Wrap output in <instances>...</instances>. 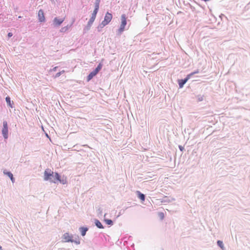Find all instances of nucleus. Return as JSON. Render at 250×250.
Returning a JSON list of instances; mask_svg holds the SVG:
<instances>
[{"label":"nucleus","instance_id":"nucleus-6","mask_svg":"<svg viewBox=\"0 0 250 250\" xmlns=\"http://www.w3.org/2000/svg\"><path fill=\"white\" fill-rule=\"evenodd\" d=\"M8 126L6 122H3V128L2 130V133L3 134V136L5 139H7L8 137Z\"/></svg>","mask_w":250,"mask_h":250},{"label":"nucleus","instance_id":"nucleus-8","mask_svg":"<svg viewBox=\"0 0 250 250\" xmlns=\"http://www.w3.org/2000/svg\"><path fill=\"white\" fill-rule=\"evenodd\" d=\"M38 18L40 22H44L45 21V17L42 10L41 9L38 12Z\"/></svg>","mask_w":250,"mask_h":250},{"label":"nucleus","instance_id":"nucleus-4","mask_svg":"<svg viewBox=\"0 0 250 250\" xmlns=\"http://www.w3.org/2000/svg\"><path fill=\"white\" fill-rule=\"evenodd\" d=\"M102 64L101 63H99L98 66L96 68V69L92 72H91L87 76V81H90L95 76H96L97 74L99 72V71L102 69Z\"/></svg>","mask_w":250,"mask_h":250},{"label":"nucleus","instance_id":"nucleus-7","mask_svg":"<svg viewBox=\"0 0 250 250\" xmlns=\"http://www.w3.org/2000/svg\"><path fill=\"white\" fill-rule=\"evenodd\" d=\"M62 239L65 242H73L72 236L68 233H65L62 236Z\"/></svg>","mask_w":250,"mask_h":250},{"label":"nucleus","instance_id":"nucleus-10","mask_svg":"<svg viewBox=\"0 0 250 250\" xmlns=\"http://www.w3.org/2000/svg\"><path fill=\"white\" fill-rule=\"evenodd\" d=\"M3 173L5 174V175H6L7 176H8L11 179V180L12 181V183H14L15 182V179L13 177V174L11 172H8V171H6V170H4L3 171Z\"/></svg>","mask_w":250,"mask_h":250},{"label":"nucleus","instance_id":"nucleus-16","mask_svg":"<svg viewBox=\"0 0 250 250\" xmlns=\"http://www.w3.org/2000/svg\"><path fill=\"white\" fill-rule=\"evenodd\" d=\"M69 27H70V26H68V25L63 27L61 29L60 31L61 32H63V33L66 32L68 30Z\"/></svg>","mask_w":250,"mask_h":250},{"label":"nucleus","instance_id":"nucleus-9","mask_svg":"<svg viewBox=\"0 0 250 250\" xmlns=\"http://www.w3.org/2000/svg\"><path fill=\"white\" fill-rule=\"evenodd\" d=\"M64 21V18L58 19V18H55L53 20V24L55 26L60 25Z\"/></svg>","mask_w":250,"mask_h":250},{"label":"nucleus","instance_id":"nucleus-3","mask_svg":"<svg viewBox=\"0 0 250 250\" xmlns=\"http://www.w3.org/2000/svg\"><path fill=\"white\" fill-rule=\"evenodd\" d=\"M112 19V14L109 12H107L105 15L104 21H102L101 24L100 25V26H99L98 28L99 29L100 27L102 28L105 25H107L111 21Z\"/></svg>","mask_w":250,"mask_h":250},{"label":"nucleus","instance_id":"nucleus-1","mask_svg":"<svg viewBox=\"0 0 250 250\" xmlns=\"http://www.w3.org/2000/svg\"><path fill=\"white\" fill-rule=\"evenodd\" d=\"M44 179L45 181L49 180L50 182L56 183L59 181L61 184L64 185L67 182V177L65 176L61 177L57 173H54L50 169H45L44 172Z\"/></svg>","mask_w":250,"mask_h":250},{"label":"nucleus","instance_id":"nucleus-2","mask_svg":"<svg viewBox=\"0 0 250 250\" xmlns=\"http://www.w3.org/2000/svg\"><path fill=\"white\" fill-rule=\"evenodd\" d=\"M127 18L126 17V15L125 14H123L121 16V22L120 25V27L118 30V33L119 34H121L125 30V26L126 25L127 23V21H126Z\"/></svg>","mask_w":250,"mask_h":250},{"label":"nucleus","instance_id":"nucleus-23","mask_svg":"<svg viewBox=\"0 0 250 250\" xmlns=\"http://www.w3.org/2000/svg\"><path fill=\"white\" fill-rule=\"evenodd\" d=\"M179 148L181 151H183L184 149L183 147H182V146H179Z\"/></svg>","mask_w":250,"mask_h":250},{"label":"nucleus","instance_id":"nucleus-15","mask_svg":"<svg viewBox=\"0 0 250 250\" xmlns=\"http://www.w3.org/2000/svg\"><path fill=\"white\" fill-rule=\"evenodd\" d=\"M95 225L96 226L100 229H103L104 227L102 223L98 220H96L95 221Z\"/></svg>","mask_w":250,"mask_h":250},{"label":"nucleus","instance_id":"nucleus-21","mask_svg":"<svg viewBox=\"0 0 250 250\" xmlns=\"http://www.w3.org/2000/svg\"><path fill=\"white\" fill-rule=\"evenodd\" d=\"M97 11H93V13L92 14V16H91V17L92 18H96V15L97 14Z\"/></svg>","mask_w":250,"mask_h":250},{"label":"nucleus","instance_id":"nucleus-5","mask_svg":"<svg viewBox=\"0 0 250 250\" xmlns=\"http://www.w3.org/2000/svg\"><path fill=\"white\" fill-rule=\"evenodd\" d=\"M199 72L198 71H196L195 72H192L190 74L187 76V77L185 79L179 80L178 81V83L179 85V87L180 88H182L184 85L186 83V82L188 81V80L190 78V76L193 75L194 74L198 73Z\"/></svg>","mask_w":250,"mask_h":250},{"label":"nucleus","instance_id":"nucleus-18","mask_svg":"<svg viewBox=\"0 0 250 250\" xmlns=\"http://www.w3.org/2000/svg\"><path fill=\"white\" fill-rule=\"evenodd\" d=\"M99 8V1H97V2L96 3L95 9H94V11H95L98 12V11Z\"/></svg>","mask_w":250,"mask_h":250},{"label":"nucleus","instance_id":"nucleus-13","mask_svg":"<svg viewBox=\"0 0 250 250\" xmlns=\"http://www.w3.org/2000/svg\"><path fill=\"white\" fill-rule=\"evenodd\" d=\"M81 234L82 236H84L85 235L86 232L87 231L88 229L87 228L81 227L80 229Z\"/></svg>","mask_w":250,"mask_h":250},{"label":"nucleus","instance_id":"nucleus-22","mask_svg":"<svg viewBox=\"0 0 250 250\" xmlns=\"http://www.w3.org/2000/svg\"><path fill=\"white\" fill-rule=\"evenodd\" d=\"M12 35H13V34H12V33H9L8 34V36L9 37H12Z\"/></svg>","mask_w":250,"mask_h":250},{"label":"nucleus","instance_id":"nucleus-20","mask_svg":"<svg viewBox=\"0 0 250 250\" xmlns=\"http://www.w3.org/2000/svg\"><path fill=\"white\" fill-rule=\"evenodd\" d=\"M64 72H65L64 70H62L61 72H59L57 73L55 75V77L56 78L59 77L61 75L62 73H64Z\"/></svg>","mask_w":250,"mask_h":250},{"label":"nucleus","instance_id":"nucleus-24","mask_svg":"<svg viewBox=\"0 0 250 250\" xmlns=\"http://www.w3.org/2000/svg\"><path fill=\"white\" fill-rule=\"evenodd\" d=\"M56 68H57V67H55L54 68V69H55V70H56Z\"/></svg>","mask_w":250,"mask_h":250},{"label":"nucleus","instance_id":"nucleus-14","mask_svg":"<svg viewBox=\"0 0 250 250\" xmlns=\"http://www.w3.org/2000/svg\"><path fill=\"white\" fill-rule=\"evenodd\" d=\"M95 20V18L91 17L87 23V26L88 27V29L90 28Z\"/></svg>","mask_w":250,"mask_h":250},{"label":"nucleus","instance_id":"nucleus-19","mask_svg":"<svg viewBox=\"0 0 250 250\" xmlns=\"http://www.w3.org/2000/svg\"><path fill=\"white\" fill-rule=\"evenodd\" d=\"M106 223L108 225H112L113 224L112 221L111 220L107 219L105 220Z\"/></svg>","mask_w":250,"mask_h":250},{"label":"nucleus","instance_id":"nucleus-12","mask_svg":"<svg viewBox=\"0 0 250 250\" xmlns=\"http://www.w3.org/2000/svg\"><path fill=\"white\" fill-rule=\"evenodd\" d=\"M137 193L139 198L142 201H144L145 200V196L144 194L141 193L139 191H137Z\"/></svg>","mask_w":250,"mask_h":250},{"label":"nucleus","instance_id":"nucleus-11","mask_svg":"<svg viewBox=\"0 0 250 250\" xmlns=\"http://www.w3.org/2000/svg\"><path fill=\"white\" fill-rule=\"evenodd\" d=\"M5 100H6V103H7V104H8V105L10 107L13 108V102L11 101L10 98L9 96H7L6 97Z\"/></svg>","mask_w":250,"mask_h":250},{"label":"nucleus","instance_id":"nucleus-17","mask_svg":"<svg viewBox=\"0 0 250 250\" xmlns=\"http://www.w3.org/2000/svg\"><path fill=\"white\" fill-rule=\"evenodd\" d=\"M217 244L221 249H223L224 248V245L222 241L218 240L217 241Z\"/></svg>","mask_w":250,"mask_h":250}]
</instances>
